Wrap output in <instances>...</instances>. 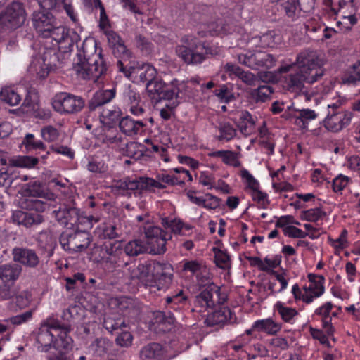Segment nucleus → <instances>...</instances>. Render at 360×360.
<instances>
[{"mask_svg":"<svg viewBox=\"0 0 360 360\" xmlns=\"http://www.w3.org/2000/svg\"><path fill=\"white\" fill-rule=\"evenodd\" d=\"M37 198L48 200H55L56 195L46 185L39 181H30L25 185L22 197L19 200V207L23 210H15L12 214L13 223L26 228L37 226L44 221V217L40 214L48 207V204Z\"/></svg>","mask_w":360,"mask_h":360,"instance_id":"1","label":"nucleus"},{"mask_svg":"<svg viewBox=\"0 0 360 360\" xmlns=\"http://www.w3.org/2000/svg\"><path fill=\"white\" fill-rule=\"evenodd\" d=\"M127 270L131 281H138L146 288L167 289L174 278L173 266L156 260L139 261L137 265L129 266Z\"/></svg>","mask_w":360,"mask_h":360,"instance_id":"2","label":"nucleus"},{"mask_svg":"<svg viewBox=\"0 0 360 360\" xmlns=\"http://www.w3.org/2000/svg\"><path fill=\"white\" fill-rule=\"evenodd\" d=\"M101 52V49L97 51L94 39H86L74 59L73 70L76 74L84 79L97 81L108 69Z\"/></svg>","mask_w":360,"mask_h":360,"instance_id":"3","label":"nucleus"},{"mask_svg":"<svg viewBox=\"0 0 360 360\" xmlns=\"http://www.w3.org/2000/svg\"><path fill=\"white\" fill-rule=\"evenodd\" d=\"M299 71L290 74L286 79L288 89L292 91H302L304 82L314 84L319 80L324 74L321 68L317 53L314 51L305 50L297 56Z\"/></svg>","mask_w":360,"mask_h":360,"instance_id":"4","label":"nucleus"},{"mask_svg":"<svg viewBox=\"0 0 360 360\" xmlns=\"http://www.w3.org/2000/svg\"><path fill=\"white\" fill-rule=\"evenodd\" d=\"M181 44L176 46L177 56L187 65L202 63L207 56H214L217 51L193 34L185 35L181 39Z\"/></svg>","mask_w":360,"mask_h":360,"instance_id":"5","label":"nucleus"},{"mask_svg":"<svg viewBox=\"0 0 360 360\" xmlns=\"http://www.w3.org/2000/svg\"><path fill=\"white\" fill-rule=\"evenodd\" d=\"M27 13L23 3L13 1L0 13V32L15 30L24 25Z\"/></svg>","mask_w":360,"mask_h":360,"instance_id":"6","label":"nucleus"},{"mask_svg":"<svg viewBox=\"0 0 360 360\" xmlns=\"http://www.w3.org/2000/svg\"><path fill=\"white\" fill-rule=\"evenodd\" d=\"M22 270V266L16 263L0 266V300H10L17 294L15 282L19 278Z\"/></svg>","mask_w":360,"mask_h":360,"instance_id":"7","label":"nucleus"},{"mask_svg":"<svg viewBox=\"0 0 360 360\" xmlns=\"http://www.w3.org/2000/svg\"><path fill=\"white\" fill-rule=\"evenodd\" d=\"M52 106L60 114H76L84 108L85 101L79 96L60 92L53 98Z\"/></svg>","mask_w":360,"mask_h":360,"instance_id":"8","label":"nucleus"},{"mask_svg":"<svg viewBox=\"0 0 360 360\" xmlns=\"http://www.w3.org/2000/svg\"><path fill=\"white\" fill-rule=\"evenodd\" d=\"M43 38H52L59 44V49L63 53L71 52L75 44L80 40V37L76 32L59 25L58 21L56 26L50 29L49 34L44 36Z\"/></svg>","mask_w":360,"mask_h":360,"instance_id":"9","label":"nucleus"},{"mask_svg":"<svg viewBox=\"0 0 360 360\" xmlns=\"http://www.w3.org/2000/svg\"><path fill=\"white\" fill-rule=\"evenodd\" d=\"M237 57L240 63L251 69H257L259 67L269 69L276 65L277 60L274 56L262 50L248 51Z\"/></svg>","mask_w":360,"mask_h":360,"instance_id":"10","label":"nucleus"},{"mask_svg":"<svg viewBox=\"0 0 360 360\" xmlns=\"http://www.w3.org/2000/svg\"><path fill=\"white\" fill-rule=\"evenodd\" d=\"M90 242V234L85 231L76 230L72 233L65 231L60 236V243L63 248L70 252L84 251L89 247Z\"/></svg>","mask_w":360,"mask_h":360,"instance_id":"11","label":"nucleus"},{"mask_svg":"<svg viewBox=\"0 0 360 360\" xmlns=\"http://www.w3.org/2000/svg\"><path fill=\"white\" fill-rule=\"evenodd\" d=\"M94 254H97L96 259L98 262L115 265L122 254V243L118 240L105 241L95 248Z\"/></svg>","mask_w":360,"mask_h":360,"instance_id":"12","label":"nucleus"},{"mask_svg":"<svg viewBox=\"0 0 360 360\" xmlns=\"http://www.w3.org/2000/svg\"><path fill=\"white\" fill-rule=\"evenodd\" d=\"M214 294L218 297L217 301L219 304H223L226 297H220V288L214 283H209L198 295L195 296L193 304L195 308H213L216 301L213 299Z\"/></svg>","mask_w":360,"mask_h":360,"instance_id":"13","label":"nucleus"},{"mask_svg":"<svg viewBox=\"0 0 360 360\" xmlns=\"http://www.w3.org/2000/svg\"><path fill=\"white\" fill-rule=\"evenodd\" d=\"M32 22L37 33L43 37L50 33V29L56 26L58 20L49 11H34L32 14Z\"/></svg>","mask_w":360,"mask_h":360,"instance_id":"14","label":"nucleus"},{"mask_svg":"<svg viewBox=\"0 0 360 360\" xmlns=\"http://www.w3.org/2000/svg\"><path fill=\"white\" fill-rule=\"evenodd\" d=\"M162 229L159 226H151L144 227L146 244L150 247V253L161 255L165 252L164 238H161Z\"/></svg>","mask_w":360,"mask_h":360,"instance_id":"15","label":"nucleus"},{"mask_svg":"<svg viewBox=\"0 0 360 360\" xmlns=\"http://www.w3.org/2000/svg\"><path fill=\"white\" fill-rule=\"evenodd\" d=\"M13 260L26 267L35 269L40 263V258L34 249L15 247L12 250Z\"/></svg>","mask_w":360,"mask_h":360,"instance_id":"16","label":"nucleus"},{"mask_svg":"<svg viewBox=\"0 0 360 360\" xmlns=\"http://www.w3.org/2000/svg\"><path fill=\"white\" fill-rule=\"evenodd\" d=\"M205 27H206V30L198 32L200 37H206L207 33H210L211 35H219L231 33L234 31L233 25L226 23L224 19H217L216 21L210 22L205 25Z\"/></svg>","mask_w":360,"mask_h":360,"instance_id":"17","label":"nucleus"},{"mask_svg":"<svg viewBox=\"0 0 360 360\" xmlns=\"http://www.w3.org/2000/svg\"><path fill=\"white\" fill-rule=\"evenodd\" d=\"M232 312L227 307H220L212 313L207 315L204 323L208 327L223 326L229 320L231 319Z\"/></svg>","mask_w":360,"mask_h":360,"instance_id":"18","label":"nucleus"},{"mask_svg":"<svg viewBox=\"0 0 360 360\" xmlns=\"http://www.w3.org/2000/svg\"><path fill=\"white\" fill-rule=\"evenodd\" d=\"M153 321L160 330L169 332L174 327L176 319L170 311H156L153 314Z\"/></svg>","mask_w":360,"mask_h":360,"instance_id":"19","label":"nucleus"},{"mask_svg":"<svg viewBox=\"0 0 360 360\" xmlns=\"http://www.w3.org/2000/svg\"><path fill=\"white\" fill-rule=\"evenodd\" d=\"M163 354V346L159 342H152L142 347L139 355L141 360H161Z\"/></svg>","mask_w":360,"mask_h":360,"instance_id":"20","label":"nucleus"},{"mask_svg":"<svg viewBox=\"0 0 360 360\" xmlns=\"http://www.w3.org/2000/svg\"><path fill=\"white\" fill-rule=\"evenodd\" d=\"M115 96V89L102 90L96 91L89 101L87 108L90 112L94 111L97 108L109 103Z\"/></svg>","mask_w":360,"mask_h":360,"instance_id":"21","label":"nucleus"},{"mask_svg":"<svg viewBox=\"0 0 360 360\" xmlns=\"http://www.w3.org/2000/svg\"><path fill=\"white\" fill-rule=\"evenodd\" d=\"M105 34L107 36L109 46L112 49L114 56L124 54V57H127V52L130 51L124 45L120 35L112 30L105 31Z\"/></svg>","mask_w":360,"mask_h":360,"instance_id":"22","label":"nucleus"},{"mask_svg":"<svg viewBox=\"0 0 360 360\" xmlns=\"http://www.w3.org/2000/svg\"><path fill=\"white\" fill-rule=\"evenodd\" d=\"M281 328L282 324L275 322L271 318L257 320L253 324V330L264 332L271 335H276Z\"/></svg>","mask_w":360,"mask_h":360,"instance_id":"23","label":"nucleus"},{"mask_svg":"<svg viewBox=\"0 0 360 360\" xmlns=\"http://www.w3.org/2000/svg\"><path fill=\"white\" fill-rule=\"evenodd\" d=\"M278 9L285 15L295 20L300 16V10L297 0H276Z\"/></svg>","mask_w":360,"mask_h":360,"instance_id":"24","label":"nucleus"},{"mask_svg":"<svg viewBox=\"0 0 360 360\" xmlns=\"http://www.w3.org/2000/svg\"><path fill=\"white\" fill-rule=\"evenodd\" d=\"M146 126L142 120L135 121L129 116L122 118L119 122L120 131L127 136L136 134L139 129Z\"/></svg>","mask_w":360,"mask_h":360,"instance_id":"25","label":"nucleus"},{"mask_svg":"<svg viewBox=\"0 0 360 360\" xmlns=\"http://www.w3.org/2000/svg\"><path fill=\"white\" fill-rule=\"evenodd\" d=\"M57 217L64 224L74 225L79 220L80 211L75 207H65L59 210Z\"/></svg>","mask_w":360,"mask_h":360,"instance_id":"26","label":"nucleus"},{"mask_svg":"<svg viewBox=\"0 0 360 360\" xmlns=\"http://www.w3.org/2000/svg\"><path fill=\"white\" fill-rule=\"evenodd\" d=\"M60 328L61 326L59 323H53L49 330L42 331L38 335L37 340L43 347V351L47 352L51 344L55 342L56 337L51 332V330L58 331Z\"/></svg>","mask_w":360,"mask_h":360,"instance_id":"27","label":"nucleus"},{"mask_svg":"<svg viewBox=\"0 0 360 360\" xmlns=\"http://www.w3.org/2000/svg\"><path fill=\"white\" fill-rule=\"evenodd\" d=\"M39 163V158L33 156L22 155L8 159V166L11 167L34 168Z\"/></svg>","mask_w":360,"mask_h":360,"instance_id":"28","label":"nucleus"},{"mask_svg":"<svg viewBox=\"0 0 360 360\" xmlns=\"http://www.w3.org/2000/svg\"><path fill=\"white\" fill-rule=\"evenodd\" d=\"M148 246L140 239H135L128 242L124 246V251L130 257L138 256L140 254L147 252Z\"/></svg>","mask_w":360,"mask_h":360,"instance_id":"29","label":"nucleus"},{"mask_svg":"<svg viewBox=\"0 0 360 360\" xmlns=\"http://www.w3.org/2000/svg\"><path fill=\"white\" fill-rule=\"evenodd\" d=\"M146 87L149 95L150 96H153V98H155V96L156 95L158 96L157 99H163L162 96L166 91V84L162 82V79L157 77L155 79L153 80L151 82L146 83Z\"/></svg>","mask_w":360,"mask_h":360,"instance_id":"30","label":"nucleus"},{"mask_svg":"<svg viewBox=\"0 0 360 360\" xmlns=\"http://www.w3.org/2000/svg\"><path fill=\"white\" fill-rule=\"evenodd\" d=\"M120 59L117 61V70L120 72H122L124 75L129 78L131 75L134 72L135 67L131 65V62L129 60L131 56V52H127V57H124V54H120V56H115Z\"/></svg>","mask_w":360,"mask_h":360,"instance_id":"31","label":"nucleus"},{"mask_svg":"<svg viewBox=\"0 0 360 360\" xmlns=\"http://www.w3.org/2000/svg\"><path fill=\"white\" fill-rule=\"evenodd\" d=\"M171 85L172 89H167L162 97L163 99L165 100H172L174 96L176 101L173 103V105H174V107H176L180 103L181 100L183 99V96L181 93L180 86L178 79H173L171 82Z\"/></svg>","mask_w":360,"mask_h":360,"instance_id":"32","label":"nucleus"},{"mask_svg":"<svg viewBox=\"0 0 360 360\" xmlns=\"http://www.w3.org/2000/svg\"><path fill=\"white\" fill-rule=\"evenodd\" d=\"M1 99L11 106L18 105L21 101V96L11 87H4L0 91Z\"/></svg>","mask_w":360,"mask_h":360,"instance_id":"33","label":"nucleus"},{"mask_svg":"<svg viewBox=\"0 0 360 360\" xmlns=\"http://www.w3.org/2000/svg\"><path fill=\"white\" fill-rule=\"evenodd\" d=\"M342 122L341 114H330V112H328L323 121L325 127L333 132H338L342 129Z\"/></svg>","mask_w":360,"mask_h":360,"instance_id":"34","label":"nucleus"},{"mask_svg":"<svg viewBox=\"0 0 360 360\" xmlns=\"http://www.w3.org/2000/svg\"><path fill=\"white\" fill-rule=\"evenodd\" d=\"M273 93V89L267 85L259 86L251 91V97L256 103L265 102Z\"/></svg>","mask_w":360,"mask_h":360,"instance_id":"35","label":"nucleus"},{"mask_svg":"<svg viewBox=\"0 0 360 360\" xmlns=\"http://www.w3.org/2000/svg\"><path fill=\"white\" fill-rule=\"evenodd\" d=\"M146 176H140L134 179H131L129 176H127V191H138L141 194L143 191L147 190V183L145 180Z\"/></svg>","mask_w":360,"mask_h":360,"instance_id":"36","label":"nucleus"},{"mask_svg":"<svg viewBox=\"0 0 360 360\" xmlns=\"http://www.w3.org/2000/svg\"><path fill=\"white\" fill-rule=\"evenodd\" d=\"M275 309L277 310L281 319L285 322L288 323H290L291 320L298 314V312L295 309L285 307L281 302H278L275 304Z\"/></svg>","mask_w":360,"mask_h":360,"instance_id":"37","label":"nucleus"},{"mask_svg":"<svg viewBox=\"0 0 360 360\" xmlns=\"http://www.w3.org/2000/svg\"><path fill=\"white\" fill-rule=\"evenodd\" d=\"M60 331L57 334V338L55 339L54 347H62L65 349H68L70 347L72 338L68 335L69 329L68 328L61 327Z\"/></svg>","mask_w":360,"mask_h":360,"instance_id":"38","label":"nucleus"},{"mask_svg":"<svg viewBox=\"0 0 360 360\" xmlns=\"http://www.w3.org/2000/svg\"><path fill=\"white\" fill-rule=\"evenodd\" d=\"M157 77L158 72L153 66L149 64H145L143 65L139 74V79L141 82L143 83H149L155 79Z\"/></svg>","mask_w":360,"mask_h":360,"instance_id":"39","label":"nucleus"},{"mask_svg":"<svg viewBox=\"0 0 360 360\" xmlns=\"http://www.w3.org/2000/svg\"><path fill=\"white\" fill-rule=\"evenodd\" d=\"M212 250L215 255L214 262L218 267L221 269L230 267V257L226 252L217 248H213Z\"/></svg>","mask_w":360,"mask_h":360,"instance_id":"40","label":"nucleus"},{"mask_svg":"<svg viewBox=\"0 0 360 360\" xmlns=\"http://www.w3.org/2000/svg\"><path fill=\"white\" fill-rule=\"evenodd\" d=\"M127 177H124L122 179L113 180L112 184L111 186L112 191L114 193L130 198L131 196V193L127 191Z\"/></svg>","mask_w":360,"mask_h":360,"instance_id":"41","label":"nucleus"},{"mask_svg":"<svg viewBox=\"0 0 360 360\" xmlns=\"http://www.w3.org/2000/svg\"><path fill=\"white\" fill-rule=\"evenodd\" d=\"M42 58L44 65L46 66V69L48 70L46 75H47L49 71L56 68L57 62L58 61V56L54 51L49 50L43 54Z\"/></svg>","mask_w":360,"mask_h":360,"instance_id":"42","label":"nucleus"},{"mask_svg":"<svg viewBox=\"0 0 360 360\" xmlns=\"http://www.w3.org/2000/svg\"><path fill=\"white\" fill-rule=\"evenodd\" d=\"M134 337L132 334L127 330H120L117 333V335L115 338V343L117 345L128 348L132 345Z\"/></svg>","mask_w":360,"mask_h":360,"instance_id":"43","label":"nucleus"},{"mask_svg":"<svg viewBox=\"0 0 360 360\" xmlns=\"http://www.w3.org/2000/svg\"><path fill=\"white\" fill-rule=\"evenodd\" d=\"M326 215V214L325 212L317 207L302 211L301 218L308 221L314 222Z\"/></svg>","mask_w":360,"mask_h":360,"instance_id":"44","label":"nucleus"},{"mask_svg":"<svg viewBox=\"0 0 360 360\" xmlns=\"http://www.w3.org/2000/svg\"><path fill=\"white\" fill-rule=\"evenodd\" d=\"M22 144L25 145L27 151H30L32 149H44L45 146L41 141H35L34 136L32 134H27Z\"/></svg>","mask_w":360,"mask_h":360,"instance_id":"45","label":"nucleus"},{"mask_svg":"<svg viewBox=\"0 0 360 360\" xmlns=\"http://www.w3.org/2000/svg\"><path fill=\"white\" fill-rule=\"evenodd\" d=\"M210 155L221 158L223 162L229 165L238 158L237 154L231 150H218L210 153Z\"/></svg>","mask_w":360,"mask_h":360,"instance_id":"46","label":"nucleus"},{"mask_svg":"<svg viewBox=\"0 0 360 360\" xmlns=\"http://www.w3.org/2000/svg\"><path fill=\"white\" fill-rule=\"evenodd\" d=\"M41 134L42 138L49 142L55 141L59 137L58 129L51 125L43 127L41 129Z\"/></svg>","mask_w":360,"mask_h":360,"instance_id":"47","label":"nucleus"},{"mask_svg":"<svg viewBox=\"0 0 360 360\" xmlns=\"http://www.w3.org/2000/svg\"><path fill=\"white\" fill-rule=\"evenodd\" d=\"M219 129L221 133L219 140L229 141L236 135V129L229 123L224 124Z\"/></svg>","mask_w":360,"mask_h":360,"instance_id":"48","label":"nucleus"},{"mask_svg":"<svg viewBox=\"0 0 360 360\" xmlns=\"http://www.w3.org/2000/svg\"><path fill=\"white\" fill-rule=\"evenodd\" d=\"M316 117V114L315 112L310 109H302L300 110V116L296 119L297 124H300L302 123V127L306 128L307 124L304 122V120H314Z\"/></svg>","mask_w":360,"mask_h":360,"instance_id":"49","label":"nucleus"},{"mask_svg":"<svg viewBox=\"0 0 360 360\" xmlns=\"http://www.w3.org/2000/svg\"><path fill=\"white\" fill-rule=\"evenodd\" d=\"M136 46L146 53L151 52L153 44L145 37L141 34H137L135 37Z\"/></svg>","mask_w":360,"mask_h":360,"instance_id":"50","label":"nucleus"},{"mask_svg":"<svg viewBox=\"0 0 360 360\" xmlns=\"http://www.w3.org/2000/svg\"><path fill=\"white\" fill-rule=\"evenodd\" d=\"M12 168L8 166L7 169L2 168L0 169V186H11L13 180V178L11 176Z\"/></svg>","mask_w":360,"mask_h":360,"instance_id":"51","label":"nucleus"},{"mask_svg":"<svg viewBox=\"0 0 360 360\" xmlns=\"http://www.w3.org/2000/svg\"><path fill=\"white\" fill-rule=\"evenodd\" d=\"M253 191L252 193V199L255 201H257L258 203L261 204L262 208H266L267 205L269 204V201L267 199V194L259 191L256 186H254V188H251Z\"/></svg>","mask_w":360,"mask_h":360,"instance_id":"52","label":"nucleus"},{"mask_svg":"<svg viewBox=\"0 0 360 360\" xmlns=\"http://www.w3.org/2000/svg\"><path fill=\"white\" fill-rule=\"evenodd\" d=\"M325 278L323 276H319L318 281L311 283L309 285V290L314 295V297H319L324 292V283Z\"/></svg>","mask_w":360,"mask_h":360,"instance_id":"53","label":"nucleus"},{"mask_svg":"<svg viewBox=\"0 0 360 360\" xmlns=\"http://www.w3.org/2000/svg\"><path fill=\"white\" fill-rule=\"evenodd\" d=\"M284 234L295 238H304L309 233L302 231L301 229L294 226H288L283 229Z\"/></svg>","mask_w":360,"mask_h":360,"instance_id":"54","label":"nucleus"},{"mask_svg":"<svg viewBox=\"0 0 360 360\" xmlns=\"http://www.w3.org/2000/svg\"><path fill=\"white\" fill-rule=\"evenodd\" d=\"M103 327L112 333L114 330H122V328H125L126 325L124 322L119 323L118 321L114 320L113 319L108 317L105 319L103 321Z\"/></svg>","mask_w":360,"mask_h":360,"instance_id":"55","label":"nucleus"},{"mask_svg":"<svg viewBox=\"0 0 360 360\" xmlns=\"http://www.w3.org/2000/svg\"><path fill=\"white\" fill-rule=\"evenodd\" d=\"M50 150L57 154H60L68 157L70 159H73L75 156L74 152L67 146L63 145H53L51 146Z\"/></svg>","mask_w":360,"mask_h":360,"instance_id":"56","label":"nucleus"},{"mask_svg":"<svg viewBox=\"0 0 360 360\" xmlns=\"http://www.w3.org/2000/svg\"><path fill=\"white\" fill-rule=\"evenodd\" d=\"M205 197L206 198H204L205 203L202 205V207L207 209L214 210L219 206L221 199L218 197L213 195L211 193H206Z\"/></svg>","mask_w":360,"mask_h":360,"instance_id":"57","label":"nucleus"},{"mask_svg":"<svg viewBox=\"0 0 360 360\" xmlns=\"http://www.w3.org/2000/svg\"><path fill=\"white\" fill-rule=\"evenodd\" d=\"M309 330L314 339L318 340L321 344L326 345L327 347H331L327 336L322 330L314 328L311 326L309 328Z\"/></svg>","mask_w":360,"mask_h":360,"instance_id":"58","label":"nucleus"},{"mask_svg":"<svg viewBox=\"0 0 360 360\" xmlns=\"http://www.w3.org/2000/svg\"><path fill=\"white\" fill-rule=\"evenodd\" d=\"M102 115L110 120L112 123H116L121 120L122 112L120 109L115 108L113 110H103Z\"/></svg>","mask_w":360,"mask_h":360,"instance_id":"59","label":"nucleus"},{"mask_svg":"<svg viewBox=\"0 0 360 360\" xmlns=\"http://www.w3.org/2000/svg\"><path fill=\"white\" fill-rule=\"evenodd\" d=\"M349 178L346 176L340 174L333 181V189L335 192L342 191L348 184Z\"/></svg>","mask_w":360,"mask_h":360,"instance_id":"60","label":"nucleus"},{"mask_svg":"<svg viewBox=\"0 0 360 360\" xmlns=\"http://www.w3.org/2000/svg\"><path fill=\"white\" fill-rule=\"evenodd\" d=\"M124 98L125 101L130 104V105L139 104L141 99L139 94L130 88H128L124 92Z\"/></svg>","mask_w":360,"mask_h":360,"instance_id":"61","label":"nucleus"},{"mask_svg":"<svg viewBox=\"0 0 360 360\" xmlns=\"http://www.w3.org/2000/svg\"><path fill=\"white\" fill-rule=\"evenodd\" d=\"M15 302L18 307L20 309L26 307L30 302L31 295L27 291H23L18 295H15Z\"/></svg>","mask_w":360,"mask_h":360,"instance_id":"62","label":"nucleus"},{"mask_svg":"<svg viewBox=\"0 0 360 360\" xmlns=\"http://www.w3.org/2000/svg\"><path fill=\"white\" fill-rule=\"evenodd\" d=\"M186 300V297L184 295L183 290H181L178 293L172 295L167 296L165 299L166 304H181Z\"/></svg>","mask_w":360,"mask_h":360,"instance_id":"63","label":"nucleus"},{"mask_svg":"<svg viewBox=\"0 0 360 360\" xmlns=\"http://www.w3.org/2000/svg\"><path fill=\"white\" fill-rule=\"evenodd\" d=\"M244 83L250 86H255L258 82L257 77L250 72H240V77H239Z\"/></svg>","mask_w":360,"mask_h":360,"instance_id":"64","label":"nucleus"}]
</instances>
